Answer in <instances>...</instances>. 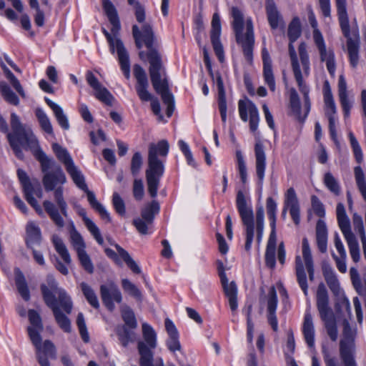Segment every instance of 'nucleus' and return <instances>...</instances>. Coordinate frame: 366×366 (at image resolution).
<instances>
[{
  "label": "nucleus",
  "mask_w": 366,
  "mask_h": 366,
  "mask_svg": "<svg viewBox=\"0 0 366 366\" xmlns=\"http://www.w3.org/2000/svg\"><path fill=\"white\" fill-rule=\"evenodd\" d=\"M12 132L7 134V139L11 147L19 159H23L24 154L21 148L33 150L40 149L38 141L33 134L31 129L24 126L19 117L11 113L10 120Z\"/></svg>",
  "instance_id": "obj_6"
},
{
  "label": "nucleus",
  "mask_w": 366,
  "mask_h": 366,
  "mask_svg": "<svg viewBox=\"0 0 366 366\" xmlns=\"http://www.w3.org/2000/svg\"><path fill=\"white\" fill-rule=\"evenodd\" d=\"M324 184L331 192L334 193L335 195L340 194V185L337 179L333 177V175L331 173L327 172L325 174Z\"/></svg>",
  "instance_id": "obj_54"
},
{
  "label": "nucleus",
  "mask_w": 366,
  "mask_h": 366,
  "mask_svg": "<svg viewBox=\"0 0 366 366\" xmlns=\"http://www.w3.org/2000/svg\"><path fill=\"white\" fill-rule=\"evenodd\" d=\"M285 205L289 207L291 217L296 225L300 222V205L294 188L287 189L285 194Z\"/></svg>",
  "instance_id": "obj_27"
},
{
  "label": "nucleus",
  "mask_w": 366,
  "mask_h": 366,
  "mask_svg": "<svg viewBox=\"0 0 366 366\" xmlns=\"http://www.w3.org/2000/svg\"><path fill=\"white\" fill-rule=\"evenodd\" d=\"M254 156L256 174L259 180V184H262L264 179L267 157L264 146L259 139H257L254 144Z\"/></svg>",
  "instance_id": "obj_24"
},
{
  "label": "nucleus",
  "mask_w": 366,
  "mask_h": 366,
  "mask_svg": "<svg viewBox=\"0 0 366 366\" xmlns=\"http://www.w3.org/2000/svg\"><path fill=\"white\" fill-rule=\"evenodd\" d=\"M70 239L74 249L77 252L85 250V243L81 234L76 229L73 222L71 223Z\"/></svg>",
  "instance_id": "obj_45"
},
{
  "label": "nucleus",
  "mask_w": 366,
  "mask_h": 366,
  "mask_svg": "<svg viewBox=\"0 0 366 366\" xmlns=\"http://www.w3.org/2000/svg\"><path fill=\"white\" fill-rule=\"evenodd\" d=\"M301 25L299 18L292 19L288 26L287 35L290 41L295 42L301 35Z\"/></svg>",
  "instance_id": "obj_50"
},
{
  "label": "nucleus",
  "mask_w": 366,
  "mask_h": 366,
  "mask_svg": "<svg viewBox=\"0 0 366 366\" xmlns=\"http://www.w3.org/2000/svg\"><path fill=\"white\" fill-rule=\"evenodd\" d=\"M238 110L241 119L244 122L249 121V130L254 135H257L259 115L256 105L248 99H240L238 102Z\"/></svg>",
  "instance_id": "obj_17"
},
{
  "label": "nucleus",
  "mask_w": 366,
  "mask_h": 366,
  "mask_svg": "<svg viewBox=\"0 0 366 366\" xmlns=\"http://www.w3.org/2000/svg\"><path fill=\"white\" fill-rule=\"evenodd\" d=\"M211 24V42L218 59L222 62L224 60V49L223 46L220 41L221 21L220 17L217 13H214L213 14Z\"/></svg>",
  "instance_id": "obj_23"
},
{
  "label": "nucleus",
  "mask_w": 366,
  "mask_h": 366,
  "mask_svg": "<svg viewBox=\"0 0 366 366\" xmlns=\"http://www.w3.org/2000/svg\"><path fill=\"white\" fill-rule=\"evenodd\" d=\"M77 256L82 267L88 273L92 274L94 272V265L86 250L77 252Z\"/></svg>",
  "instance_id": "obj_56"
},
{
  "label": "nucleus",
  "mask_w": 366,
  "mask_h": 366,
  "mask_svg": "<svg viewBox=\"0 0 366 366\" xmlns=\"http://www.w3.org/2000/svg\"><path fill=\"white\" fill-rule=\"evenodd\" d=\"M35 113L41 129L45 132L53 135L54 133L52 125L49 117L44 113V112L41 109H36Z\"/></svg>",
  "instance_id": "obj_49"
},
{
  "label": "nucleus",
  "mask_w": 366,
  "mask_h": 366,
  "mask_svg": "<svg viewBox=\"0 0 366 366\" xmlns=\"http://www.w3.org/2000/svg\"><path fill=\"white\" fill-rule=\"evenodd\" d=\"M34 154L39 162L41 172L44 173L42 183L46 192L53 191L59 184H64L66 182L61 167L41 149H36Z\"/></svg>",
  "instance_id": "obj_7"
},
{
  "label": "nucleus",
  "mask_w": 366,
  "mask_h": 366,
  "mask_svg": "<svg viewBox=\"0 0 366 366\" xmlns=\"http://www.w3.org/2000/svg\"><path fill=\"white\" fill-rule=\"evenodd\" d=\"M142 154L137 152L134 154L131 161V172L133 176H137L142 166Z\"/></svg>",
  "instance_id": "obj_63"
},
{
  "label": "nucleus",
  "mask_w": 366,
  "mask_h": 366,
  "mask_svg": "<svg viewBox=\"0 0 366 366\" xmlns=\"http://www.w3.org/2000/svg\"><path fill=\"white\" fill-rule=\"evenodd\" d=\"M314 42L319 51L321 61H325L327 69L332 76H335L336 65L335 61V54L330 49H327L325 40L321 32H316Z\"/></svg>",
  "instance_id": "obj_20"
},
{
  "label": "nucleus",
  "mask_w": 366,
  "mask_h": 366,
  "mask_svg": "<svg viewBox=\"0 0 366 366\" xmlns=\"http://www.w3.org/2000/svg\"><path fill=\"white\" fill-rule=\"evenodd\" d=\"M302 258L300 255H297L295 257V273L297 282L302 290L304 294L307 296L308 292V285L302 259L305 262V267L307 270L309 279L310 281L314 280L315 269L311 249L308 239L306 237L302 239Z\"/></svg>",
  "instance_id": "obj_10"
},
{
  "label": "nucleus",
  "mask_w": 366,
  "mask_h": 366,
  "mask_svg": "<svg viewBox=\"0 0 366 366\" xmlns=\"http://www.w3.org/2000/svg\"><path fill=\"white\" fill-rule=\"evenodd\" d=\"M265 9L267 20L271 28L273 29H277L279 25L280 14L273 0H266Z\"/></svg>",
  "instance_id": "obj_35"
},
{
  "label": "nucleus",
  "mask_w": 366,
  "mask_h": 366,
  "mask_svg": "<svg viewBox=\"0 0 366 366\" xmlns=\"http://www.w3.org/2000/svg\"><path fill=\"white\" fill-rule=\"evenodd\" d=\"M178 145L179 147V149L180 150L182 151V152L184 154V155L185 156V158L187 159V163L195 167H196V163H195V161L193 158V156H192V152L189 149V145L183 140H179L178 142Z\"/></svg>",
  "instance_id": "obj_64"
},
{
  "label": "nucleus",
  "mask_w": 366,
  "mask_h": 366,
  "mask_svg": "<svg viewBox=\"0 0 366 366\" xmlns=\"http://www.w3.org/2000/svg\"><path fill=\"white\" fill-rule=\"evenodd\" d=\"M112 204L117 213L121 216L125 214L126 209L124 202L117 192H114L113 194Z\"/></svg>",
  "instance_id": "obj_62"
},
{
  "label": "nucleus",
  "mask_w": 366,
  "mask_h": 366,
  "mask_svg": "<svg viewBox=\"0 0 366 366\" xmlns=\"http://www.w3.org/2000/svg\"><path fill=\"white\" fill-rule=\"evenodd\" d=\"M134 75L137 79L136 90L139 99L144 102L151 101L152 112L162 120L163 116L161 114L160 104L147 90L149 83L145 71L141 66L136 64L134 66Z\"/></svg>",
  "instance_id": "obj_14"
},
{
  "label": "nucleus",
  "mask_w": 366,
  "mask_h": 366,
  "mask_svg": "<svg viewBox=\"0 0 366 366\" xmlns=\"http://www.w3.org/2000/svg\"><path fill=\"white\" fill-rule=\"evenodd\" d=\"M322 274L330 290L334 293H337L340 290V283L333 268L330 264L324 263L322 264Z\"/></svg>",
  "instance_id": "obj_33"
},
{
  "label": "nucleus",
  "mask_w": 366,
  "mask_h": 366,
  "mask_svg": "<svg viewBox=\"0 0 366 366\" xmlns=\"http://www.w3.org/2000/svg\"><path fill=\"white\" fill-rule=\"evenodd\" d=\"M317 308L321 320L325 323L327 335L332 341H336L338 332L336 320L332 310L329 306V297L327 289L323 283L319 284L317 290Z\"/></svg>",
  "instance_id": "obj_9"
},
{
  "label": "nucleus",
  "mask_w": 366,
  "mask_h": 366,
  "mask_svg": "<svg viewBox=\"0 0 366 366\" xmlns=\"http://www.w3.org/2000/svg\"><path fill=\"white\" fill-rule=\"evenodd\" d=\"M336 214L338 226L347 241L351 257L355 262H357L360 259L359 244L351 230L350 221L342 203L337 204Z\"/></svg>",
  "instance_id": "obj_12"
},
{
  "label": "nucleus",
  "mask_w": 366,
  "mask_h": 366,
  "mask_svg": "<svg viewBox=\"0 0 366 366\" xmlns=\"http://www.w3.org/2000/svg\"><path fill=\"white\" fill-rule=\"evenodd\" d=\"M77 214L82 217V220L85 226L89 232L92 234L96 241L100 244L102 245L104 244V239L101 234L100 230L99 227L96 225V224L86 216V212L85 209L81 207L79 204H75L74 206Z\"/></svg>",
  "instance_id": "obj_28"
},
{
  "label": "nucleus",
  "mask_w": 366,
  "mask_h": 366,
  "mask_svg": "<svg viewBox=\"0 0 366 366\" xmlns=\"http://www.w3.org/2000/svg\"><path fill=\"white\" fill-rule=\"evenodd\" d=\"M43 206L56 226L59 228H63L64 227V221L56 206L49 200H45L43 202Z\"/></svg>",
  "instance_id": "obj_37"
},
{
  "label": "nucleus",
  "mask_w": 366,
  "mask_h": 366,
  "mask_svg": "<svg viewBox=\"0 0 366 366\" xmlns=\"http://www.w3.org/2000/svg\"><path fill=\"white\" fill-rule=\"evenodd\" d=\"M0 92L4 99L9 104L15 106H17L19 104L18 97L12 92L9 86L6 82H0Z\"/></svg>",
  "instance_id": "obj_48"
},
{
  "label": "nucleus",
  "mask_w": 366,
  "mask_h": 366,
  "mask_svg": "<svg viewBox=\"0 0 366 366\" xmlns=\"http://www.w3.org/2000/svg\"><path fill=\"white\" fill-rule=\"evenodd\" d=\"M231 16L233 19L232 26L234 32L236 41L241 46L247 61L252 64L254 46L252 20L249 17L244 21L243 13L235 6H233L231 9Z\"/></svg>",
  "instance_id": "obj_4"
},
{
  "label": "nucleus",
  "mask_w": 366,
  "mask_h": 366,
  "mask_svg": "<svg viewBox=\"0 0 366 366\" xmlns=\"http://www.w3.org/2000/svg\"><path fill=\"white\" fill-rule=\"evenodd\" d=\"M302 332L307 345L310 347H313L315 345V327L312 315L309 311H307L305 315Z\"/></svg>",
  "instance_id": "obj_31"
},
{
  "label": "nucleus",
  "mask_w": 366,
  "mask_h": 366,
  "mask_svg": "<svg viewBox=\"0 0 366 366\" xmlns=\"http://www.w3.org/2000/svg\"><path fill=\"white\" fill-rule=\"evenodd\" d=\"M262 58L263 63V77L265 83L268 85L271 91L275 90V80L272 70V59L269 51L264 47L262 49Z\"/></svg>",
  "instance_id": "obj_26"
},
{
  "label": "nucleus",
  "mask_w": 366,
  "mask_h": 366,
  "mask_svg": "<svg viewBox=\"0 0 366 366\" xmlns=\"http://www.w3.org/2000/svg\"><path fill=\"white\" fill-rule=\"evenodd\" d=\"M316 242L319 250L325 253L327 250V229L323 220H318L316 225Z\"/></svg>",
  "instance_id": "obj_32"
},
{
  "label": "nucleus",
  "mask_w": 366,
  "mask_h": 366,
  "mask_svg": "<svg viewBox=\"0 0 366 366\" xmlns=\"http://www.w3.org/2000/svg\"><path fill=\"white\" fill-rule=\"evenodd\" d=\"M165 328L169 335V339L167 341V345L169 350L172 352L180 350L181 345L179 341V333L178 331L169 319L165 320Z\"/></svg>",
  "instance_id": "obj_30"
},
{
  "label": "nucleus",
  "mask_w": 366,
  "mask_h": 366,
  "mask_svg": "<svg viewBox=\"0 0 366 366\" xmlns=\"http://www.w3.org/2000/svg\"><path fill=\"white\" fill-rule=\"evenodd\" d=\"M53 244L54 246L55 250L61 257L63 261L66 264H69L71 262V258L69 254V252L63 242L62 239L56 234H54L51 238Z\"/></svg>",
  "instance_id": "obj_40"
},
{
  "label": "nucleus",
  "mask_w": 366,
  "mask_h": 366,
  "mask_svg": "<svg viewBox=\"0 0 366 366\" xmlns=\"http://www.w3.org/2000/svg\"><path fill=\"white\" fill-rule=\"evenodd\" d=\"M350 279L355 289L358 293L364 292L366 285H363L361 282V279L357 269L355 267H351L350 269Z\"/></svg>",
  "instance_id": "obj_59"
},
{
  "label": "nucleus",
  "mask_w": 366,
  "mask_h": 366,
  "mask_svg": "<svg viewBox=\"0 0 366 366\" xmlns=\"http://www.w3.org/2000/svg\"><path fill=\"white\" fill-rule=\"evenodd\" d=\"M102 1L105 14L112 25L111 31L113 36H112L106 29H103V33L108 40L112 52L114 53V50H117L121 69L123 71L125 77L129 79L130 76L129 55L122 40L117 37V34L120 29V23L117 9L110 0Z\"/></svg>",
  "instance_id": "obj_3"
},
{
  "label": "nucleus",
  "mask_w": 366,
  "mask_h": 366,
  "mask_svg": "<svg viewBox=\"0 0 366 366\" xmlns=\"http://www.w3.org/2000/svg\"><path fill=\"white\" fill-rule=\"evenodd\" d=\"M132 35L135 44L138 49L142 47L144 41L148 52L142 51L139 56L142 60H148L150 66L149 72L152 86L157 93L162 97L163 103L167 105V116L170 117L174 110V101L172 94L169 90L168 83L166 79H162L164 74L161 56L154 46V34L152 26L148 23H144L142 31L137 25L132 26Z\"/></svg>",
  "instance_id": "obj_1"
},
{
  "label": "nucleus",
  "mask_w": 366,
  "mask_h": 366,
  "mask_svg": "<svg viewBox=\"0 0 366 366\" xmlns=\"http://www.w3.org/2000/svg\"><path fill=\"white\" fill-rule=\"evenodd\" d=\"M52 149L57 159L64 165L65 169L74 164L69 152L60 144L54 143L52 144Z\"/></svg>",
  "instance_id": "obj_41"
},
{
  "label": "nucleus",
  "mask_w": 366,
  "mask_h": 366,
  "mask_svg": "<svg viewBox=\"0 0 366 366\" xmlns=\"http://www.w3.org/2000/svg\"><path fill=\"white\" fill-rule=\"evenodd\" d=\"M224 292L228 298L229 305L232 311H235L238 307L237 303V287L234 282H231L229 285L223 287Z\"/></svg>",
  "instance_id": "obj_42"
},
{
  "label": "nucleus",
  "mask_w": 366,
  "mask_h": 366,
  "mask_svg": "<svg viewBox=\"0 0 366 366\" xmlns=\"http://www.w3.org/2000/svg\"><path fill=\"white\" fill-rule=\"evenodd\" d=\"M76 325L83 341L84 342H88L89 341V335L87 331L84 315L81 312L79 313L77 315Z\"/></svg>",
  "instance_id": "obj_60"
},
{
  "label": "nucleus",
  "mask_w": 366,
  "mask_h": 366,
  "mask_svg": "<svg viewBox=\"0 0 366 366\" xmlns=\"http://www.w3.org/2000/svg\"><path fill=\"white\" fill-rule=\"evenodd\" d=\"M67 173L70 175L74 183L81 190L86 192L88 202L91 207L99 213L101 218L106 220L107 222H111L109 213L107 211L105 207L97 201L94 193L90 191L86 184L85 179L80 169L74 164L69 166L66 169Z\"/></svg>",
  "instance_id": "obj_11"
},
{
  "label": "nucleus",
  "mask_w": 366,
  "mask_h": 366,
  "mask_svg": "<svg viewBox=\"0 0 366 366\" xmlns=\"http://www.w3.org/2000/svg\"><path fill=\"white\" fill-rule=\"evenodd\" d=\"M41 331L42 330L38 328L28 327V333L30 340L38 351H41V337L40 335Z\"/></svg>",
  "instance_id": "obj_61"
},
{
  "label": "nucleus",
  "mask_w": 366,
  "mask_h": 366,
  "mask_svg": "<svg viewBox=\"0 0 366 366\" xmlns=\"http://www.w3.org/2000/svg\"><path fill=\"white\" fill-rule=\"evenodd\" d=\"M81 290L86 299L87 302L95 309L99 307V302L97 295L92 288L86 282H81L80 284Z\"/></svg>",
  "instance_id": "obj_46"
},
{
  "label": "nucleus",
  "mask_w": 366,
  "mask_h": 366,
  "mask_svg": "<svg viewBox=\"0 0 366 366\" xmlns=\"http://www.w3.org/2000/svg\"><path fill=\"white\" fill-rule=\"evenodd\" d=\"M169 145L167 140H161L157 144H150L148 154V169L146 170V179L148 192L152 197L157 195L160 178L164 173V165L157 158V154L166 157Z\"/></svg>",
  "instance_id": "obj_5"
},
{
  "label": "nucleus",
  "mask_w": 366,
  "mask_h": 366,
  "mask_svg": "<svg viewBox=\"0 0 366 366\" xmlns=\"http://www.w3.org/2000/svg\"><path fill=\"white\" fill-rule=\"evenodd\" d=\"M343 337L340 342V355L345 366H356L353 353L355 351V331L347 320L343 322Z\"/></svg>",
  "instance_id": "obj_15"
},
{
  "label": "nucleus",
  "mask_w": 366,
  "mask_h": 366,
  "mask_svg": "<svg viewBox=\"0 0 366 366\" xmlns=\"http://www.w3.org/2000/svg\"><path fill=\"white\" fill-rule=\"evenodd\" d=\"M277 295L274 287H272L267 296V320L274 331L278 330V322L276 316V310L277 307Z\"/></svg>",
  "instance_id": "obj_25"
},
{
  "label": "nucleus",
  "mask_w": 366,
  "mask_h": 366,
  "mask_svg": "<svg viewBox=\"0 0 366 366\" xmlns=\"http://www.w3.org/2000/svg\"><path fill=\"white\" fill-rule=\"evenodd\" d=\"M100 295L104 305L109 311L115 308L114 301L120 303L122 300L120 290L112 281L100 286Z\"/></svg>",
  "instance_id": "obj_19"
},
{
  "label": "nucleus",
  "mask_w": 366,
  "mask_h": 366,
  "mask_svg": "<svg viewBox=\"0 0 366 366\" xmlns=\"http://www.w3.org/2000/svg\"><path fill=\"white\" fill-rule=\"evenodd\" d=\"M122 286L123 290L131 296L135 297L138 300H142V292L137 287L128 279L122 280Z\"/></svg>",
  "instance_id": "obj_53"
},
{
  "label": "nucleus",
  "mask_w": 366,
  "mask_h": 366,
  "mask_svg": "<svg viewBox=\"0 0 366 366\" xmlns=\"http://www.w3.org/2000/svg\"><path fill=\"white\" fill-rule=\"evenodd\" d=\"M293 43L294 42L292 41L290 42L288 49L291 61V66L294 76L295 78L303 75L307 76L310 74V63L309 59V55L307 51V45L305 42H302L298 47L299 56L301 62V66L303 70L302 73L300 69V64Z\"/></svg>",
  "instance_id": "obj_16"
},
{
  "label": "nucleus",
  "mask_w": 366,
  "mask_h": 366,
  "mask_svg": "<svg viewBox=\"0 0 366 366\" xmlns=\"http://www.w3.org/2000/svg\"><path fill=\"white\" fill-rule=\"evenodd\" d=\"M122 317L124 322V325L130 329H136L137 327V322L132 310L127 306H122L121 309Z\"/></svg>",
  "instance_id": "obj_47"
},
{
  "label": "nucleus",
  "mask_w": 366,
  "mask_h": 366,
  "mask_svg": "<svg viewBox=\"0 0 366 366\" xmlns=\"http://www.w3.org/2000/svg\"><path fill=\"white\" fill-rule=\"evenodd\" d=\"M41 241V233L39 227L32 221L26 225V244L29 248L39 244Z\"/></svg>",
  "instance_id": "obj_29"
},
{
  "label": "nucleus",
  "mask_w": 366,
  "mask_h": 366,
  "mask_svg": "<svg viewBox=\"0 0 366 366\" xmlns=\"http://www.w3.org/2000/svg\"><path fill=\"white\" fill-rule=\"evenodd\" d=\"M354 175L357 189L366 202V177L360 166L354 168Z\"/></svg>",
  "instance_id": "obj_44"
},
{
  "label": "nucleus",
  "mask_w": 366,
  "mask_h": 366,
  "mask_svg": "<svg viewBox=\"0 0 366 366\" xmlns=\"http://www.w3.org/2000/svg\"><path fill=\"white\" fill-rule=\"evenodd\" d=\"M86 80L88 84L94 89V96L98 100L107 105L112 104V101L114 99L113 95L106 87L102 85L91 71H86Z\"/></svg>",
  "instance_id": "obj_22"
},
{
  "label": "nucleus",
  "mask_w": 366,
  "mask_h": 366,
  "mask_svg": "<svg viewBox=\"0 0 366 366\" xmlns=\"http://www.w3.org/2000/svg\"><path fill=\"white\" fill-rule=\"evenodd\" d=\"M348 137H349L351 147H352L353 152H354L355 159L358 163H360L363 159L362 149H361L357 139L355 138V135L353 134V133L351 131H350L348 132Z\"/></svg>",
  "instance_id": "obj_57"
},
{
  "label": "nucleus",
  "mask_w": 366,
  "mask_h": 366,
  "mask_svg": "<svg viewBox=\"0 0 366 366\" xmlns=\"http://www.w3.org/2000/svg\"><path fill=\"white\" fill-rule=\"evenodd\" d=\"M203 54H204V61L205 63L206 66L207 67L209 73L214 80V81L217 84V90H218V105L219 109L221 115V118L223 122H226L227 119V102H226V94L225 90L224 87L223 81L222 76L219 74H217L214 76L211 71V62L209 57V53L207 49L204 46L203 48Z\"/></svg>",
  "instance_id": "obj_18"
},
{
  "label": "nucleus",
  "mask_w": 366,
  "mask_h": 366,
  "mask_svg": "<svg viewBox=\"0 0 366 366\" xmlns=\"http://www.w3.org/2000/svg\"><path fill=\"white\" fill-rule=\"evenodd\" d=\"M113 244L117 249L118 254L110 248H106L104 249V252L107 256L112 259L113 261H114L116 264L121 265L122 262L119 258V256L134 273L140 274L142 272L140 267L137 264V262L132 258L128 252L117 244Z\"/></svg>",
  "instance_id": "obj_21"
},
{
  "label": "nucleus",
  "mask_w": 366,
  "mask_h": 366,
  "mask_svg": "<svg viewBox=\"0 0 366 366\" xmlns=\"http://www.w3.org/2000/svg\"><path fill=\"white\" fill-rule=\"evenodd\" d=\"M143 341H139L145 344L146 347L152 352V349L157 347V334L151 325L144 322L142 324Z\"/></svg>",
  "instance_id": "obj_36"
},
{
  "label": "nucleus",
  "mask_w": 366,
  "mask_h": 366,
  "mask_svg": "<svg viewBox=\"0 0 366 366\" xmlns=\"http://www.w3.org/2000/svg\"><path fill=\"white\" fill-rule=\"evenodd\" d=\"M133 330L126 326H119L117 328V335L123 347H126L129 342L136 340L137 335Z\"/></svg>",
  "instance_id": "obj_39"
},
{
  "label": "nucleus",
  "mask_w": 366,
  "mask_h": 366,
  "mask_svg": "<svg viewBox=\"0 0 366 366\" xmlns=\"http://www.w3.org/2000/svg\"><path fill=\"white\" fill-rule=\"evenodd\" d=\"M348 137H349L351 147H352L353 152H354L355 159L358 163H360L363 159L362 149H361L357 139L355 138V135L353 134V133L351 131H350L348 132Z\"/></svg>",
  "instance_id": "obj_58"
},
{
  "label": "nucleus",
  "mask_w": 366,
  "mask_h": 366,
  "mask_svg": "<svg viewBox=\"0 0 366 366\" xmlns=\"http://www.w3.org/2000/svg\"><path fill=\"white\" fill-rule=\"evenodd\" d=\"M264 211L262 207L257 209L256 211V231H257V242L259 243L262 240L264 229Z\"/></svg>",
  "instance_id": "obj_51"
},
{
  "label": "nucleus",
  "mask_w": 366,
  "mask_h": 366,
  "mask_svg": "<svg viewBox=\"0 0 366 366\" xmlns=\"http://www.w3.org/2000/svg\"><path fill=\"white\" fill-rule=\"evenodd\" d=\"M54 199L55 202L59 207L61 214L67 217H68V212H67V204L65 202L64 197H63V189L62 187H59L54 189Z\"/></svg>",
  "instance_id": "obj_52"
},
{
  "label": "nucleus",
  "mask_w": 366,
  "mask_h": 366,
  "mask_svg": "<svg viewBox=\"0 0 366 366\" xmlns=\"http://www.w3.org/2000/svg\"><path fill=\"white\" fill-rule=\"evenodd\" d=\"M337 8V14L340 28L344 36L347 39V46L350 64L352 67H356L359 61V34L357 28L354 29V36L357 37L356 40H353L350 37V29L349 24V18L347 11L346 0H335Z\"/></svg>",
  "instance_id": "obj_8"
},
{
  "label": "nucleus",
  "mask_w": 366,
  "mask_h": 366,
  "mask_svg": "<svg viewBox=\"0 0 366 366\" xmlns=\"http://www.w3.org/2000/svg\"><path fill=\"white\" fill-rule=\"evenodd\" d=\"M236 204L243 224L245 226L246 242L244 248L249 251L254 234V214L252 208L248 207L244 193L239 191L237 194Z\"/></svg>",
  "instance_id": "obj_13"
},
{
  "label": "nucleus",
  "mask_w": 366,
  "mask_h": 366,
  "mask_svg": "<svg viewBox=\"0 0 366 366\" xmlns=\"http://www.w3.org/2000/svg\"><path fill=\"white\" fill-rule=\"evenodd\" d=\"M15 283L19 293L22 298L28 301L30 299V293L24 275L19 269H15Z\"/></svg>",
  "instance_id": "obj_38"
},
{
  "label": "nucleus",
  "mask_w": 366,
  "mask_h": 366,
  "mask_svg": "<svg viewBox=\"0 0 366 366\" xmlns=\"http://www.w3.org/2000/svg\"><path fill=\"white\" fill-rule=\"evenodd\" d=\"M295 79L297 83V85H298L300 92L304 96L305 106L307 109V112H308L310 109V97H309L310 89H309L308 86L304 82L303 76H298Z\"/></svg>",
  "instance_id": "obj_55"
},
{
  "label": "nucleus",
  "mask_w": 366,
  "mask_h": 366,
  "mask_svg": "<svg viewBox=\"0 0 366 366\" xmlns=\"http://www.w3.org/2000/svg\"><path fill=\"white\" fill-rule=\"evenodd\" d=\"M137 347L140 355V366H164L162 359L159 360L156 365H153V353L144 343L138 342Z\"/></svg>",
  "instance_id": "obj_34"
},
{
  "label": "nucleus",
  "mask_w": 366,
  "mask_h": 366,
  "mask_svg": "<svg viewBox=\"0 0 366 366\" xmlns=\"http://www.w3.org/2000/svg\"><path fill=\"white\" fill-rule=\"evenodd\" d=\"M41 291L46 305L52 310L55 320L59 326L65 332H69L71 331V322L69 319L60 311L55 295H58V302L67 314L71 312L73 307L70 297L64 289L59 287L58 283L52 275H48L46 277V284H41Z\"/></svg>",
  "instance_id": "obj_2"
},
{
  "label": "nucleus",
  "mask_w": 366,
  "mask_h": 366,
  "mask_svg": "<svg viewBox=\"0 0 366 366\" xmlns=\"http://www.w3.org/2000/svg\"><path fill=\"white\" fill-rule=\"evenodd\" d=\"M159 211V203L156 200H153L142 209V219H144L148 224H152L153 222L154 215L157 214Z\"/></svg>",
  "instance_id": "obj_43"
}]
</instances>
